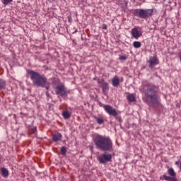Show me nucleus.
<instances>
[{"label": "nucleus", "instance_id": "nucleus-1", "mask_svg": "<svg viewBox=\"0 0 181 181\" xmlns=\"http://www.w3.org/2000/svg\"><path fill=\"white\" fill-rule=\"evenodd\" d=\"M144 93L143 100L146 104L153 108H156L160 105V98L158 95L159 93V86L149 83L148 81H144L140 88Z\"/></svg>", "mask_w": 181, "mask_h": 181}, {"label": "nucleus", "instance_id": "nucleus-2", "mask_svg": "<svg viewBox=\"0 0 181 181\" xmlns=\"http://www.w3.org/2000/svg\"><path fill=\"white\" fill-rule=\"evenodd\" d=\"M93 142L98 149L101 151H110L112 149V141L110 137H106L101 135H97L93 139Z\"/></svg>", "mask_w": 181, "mask_h": 181}, {"label": "nucleus", "instance_id": "nucleus-3", "mask_svg": "<svg viewBox=\"0 0 181 181\" xmlns=\"http://www.w3.org/2000/svg\"><path fill=\"white\" fill-rule=\"evenodd\" d=\"M28 74L30 75L33 83L36 87H46L47 84V78L44 75L40 74L33 70H28Z\"/></svg>", "mask_w": 181, "mask_h": 181}, {"label": "nucleus", "instance_id": "nucleus-4", "mask_svg": "<svg viewBox=\"0 0 181 181\" xmlns=\"http://www.w3.org/2000/svg\"><path fill=\"white\" fill-rule=\"evenodd\" d=\"M134 16H138L141 19L151 18L153 15V8L151 9H135L133 11Z\"/></svg>", "mask_w": 181, "mask_h": 181}, {"label": "nucleus", "instance_id": "nucleus-5", "mask_svg": "<svg viewBox=\"0 0 181 181\" xmlns=\"http://www.w3.org/2000/svg\"><path fill=\"white\" fill-rule=\"evenodd\" d=\"M168 173L169 176L163 175V176L160 177V180L167 181H177V178L176 177V172H175L173 168H169Z\"/></svg>", "mask_w": 181, "mask_h": 181}, {"label": "nucleus", "instance_id": "nucleus-6", "mask_svg": "<svg viewBox=\"0 0 181 181\" xmlns=\"http://www.w3.org/2000/svg\"><path fill=\"white\" fill-rule=\"evenodd\" d=\"M112 160V155L108 152H105L103 154L99 155L98 156V160L100 163L105 164L108 162H111Z\"/></svg>", "mask_w": 181, "mask_h": 181}, {"label": "nucleus", "instance_id": "nucleus-7", "mask_svg": "<svg viewBox=\"0 0 181 181\" xmlns=\"http://www.w3.org/2000/svg\"><path fill=\"white\" fill-rule=\"evenodd\" d=\"M54 90L57 95H59L61 97H67V94H69L64 85L57 86Z\"/></svg>", "mask_w": 181, "mask_h": 181}, {"label": "nucleus", "instance_id": "nucleus-8", "mask_svg": "<svg viewBox=\"0 0 181 181\" xmlns=\"http://www.w3.org/2000/svg\"><path fill=\"white\" fill-rule=\"evenodd\" d=\"M103 108L108 115H112V117H115V118H117L118 112H117V110L112 107V106L110 105H105L103 106Z\"/></svg>", "mask_w": 181, "mask_h": 181}, {"label": "nucleus", "instance_id": "nucleus-9", "mask_svg": "<svg viewBox=\"0 0 181 181\" xmlns=\"http://www.w3.org/2000/svg\"><path fill=\"white\" fill-rule=\"evenodd\" d=\"M132 36L134 37V39H139L141 36H142V31H141V28L136 26L134 27L131 32Z\"/></svg>", "mask_w": 181, "mask_h": 181}, {"label": "nucleus", "instance_id": "nucleus-10", "mask_svg": "<svg viewBox=\"0 0 181 181\" xmlns=\"http://www.w3.org/2000/svg\"><path fill=\"white\" fill-rule=\"evenodd\" d=\"M149 67L152 68L154 67V66H156L159 63V59L156 56H153L149 58V60L148 62Z\"/></svg>", "mask_w": 181, "mask_h": 181}, {"label": "nucleus", "instance_id": "nucleus-11", "mask_svg": "<svg viewBox=\"0 0 181 181\" xmlns=\"http://www.w3.org/2000/svg\"><path fill=\"white\" fill-rule=\"evenodd\" d=\"M102 88L103 94H105V95H107V94H108V91H110V86H108V83L103 82L102 83Z\"/></svg>", "mask_w": 181, "mask_h": 181}, {"label": "nucleus", "instance_id": "nucleus-12", "mask_svg": "<svg viewBox=\"0 0 181 181\" xmlns=\"http://www.w3.org/2000/svg\"><path fill=\"white\" fill-rule=\"evenodd\" d=\"M112 84L113 87H118V86H119V78H118L117 76H115L113 78H112Z\"/></svg>", "mask_w": 181, "mask_h": 181}, {"label": "nucleus", "instance_id": "nucleus-13", "mask_svg": "<svg viewBox=\"0 0 181 181\" xmlns=\"http://www.w3.org/2000/svg\"><path fill=\"white\" fill-rule=\"evenodd\" d=\"M1 170V175L3 177H8V176H9V171L8 170V169L5 168H1L0 169Z\"/></svg>", "mask_w": 181, "mask_h": 181}, {"label": "nucleus", "instance_id": "nucleus-14", "mask_svg": "<svg viewBox=\"0 0 181 181\" xmlns=\"http://www.w3.org/2000/svg\"><path fill=\"white\" fill-rule=\"evenodd\" d=\"M62 138H63V136L62 134L58 133L57 134H54L52 136V141L54 142H58V141H62Z\"/></svg>", "mask_w": 181, "mask_h": 181}, {"label": "nucleus", "instance_id": "nucleus-15", "mask_svg": "<svg viewBox=\"0 0 181 181\" xmlns=\"http://www.w3.org/2000/svg\"><path fill=\"white\" fill-rule=\"evenodd\" d=\"M127 100L129 103H135V101H136V99L135 98V95H134V93H128Z\"/></svg>", "mask_w": 181, "mask_h": 181}, {"label": "nucleus", "instance_id": "nucleus-16", "mask_svg": "<svg viewBox=\"0 0 181 181\" xmlns=\"http://www.w3.org/2000/svg\"><path fill=\"white\" fill-rule=\"evenodd\" d=\"M6 87V81L0 78V90H5Z\"/></svg>", "mask_w": 181, "mask_h": 181}, {"label": "nucleus", "instance_id": "nucleus-17", "mask_svg": "<svg viewBox=\"0 0 181 181\" xmlns=\"http://www.w3.org/2000/svg\"><path fill=\"white\" fill-rule=\"evenodd\" d=\"M62 116L64 117V119H69V118L71 117V115L70 112H69V111L65 110L62 112Z\"/></svg>", "mask_w": 181, "mask_h": 181}, {"label": "nucleus", "instance_id": "nucleus-18", "mask_svg": "<svg viewBox=\"0 0 181 181\" xmlns=\"http://www.w3.org/2000/svg\"><path fill=\"white\" fill-rule=\"evenodd\" d=\"M94 118H95L96 122L98 124H99L100 125H101V124H104V119L100 118V117H97L95 116H94Z\"/></svg>", "mask_w": 181, "mask_h": 181}, {"label": "nucleus", "instance_id": "nucleus-19", "mask_svg": "<svg viewBox=\"0 0 181 181\" xmlns=\"http://www.w3.org/2000/svg\"><path fill=\"white\" fill-rule=\"evenodd\" d=\"M133 46L134 47H135V49H139V47H141V42L139 41L134 42Z\"/></svg>", "mask_w": 181, "mask_h": 181}, {"label": "nucleus", "instance_id": "nucleus-20", "mask_svg": "<svg viewBox=\"0 0 181 181\" xmlns=\"http://www.w3.org/2000/svg\"><path fill=\"white\" fill-rule=\"evenodd\" d=\"M66 153H67V148H66L64 146H62L61 148V154L66 155Z\"/></svg>", "mask_w": 181, "mask_h": 181}, {"label": "nucleus", "instance_id": "nucleus-21", "mask_svg": "<svg viewBox=\"0 0 181 181\" xmlns=\"http://www.w3.org/2000/svg\"><path fill=\"white\" fill-rule=\"evenodd\" d=\"M11 2H13V0H4L3 4L4 5H9Z\"/></svg>", "mask_w": 181, "mask_h": 181}, {"label": "nucleus", "instance_id": "nucleus-22", "mask_svg": "<svg viewBox=\"0 0 181 181\" xmlns=\"http://www.w3.org/2000/svg\"><path fill=\"white\" fill-rule=\"evenodd\" d=\"M119 59L120 60H127V57H125V56H120V57H119Z\"/></svg>", "mask_w": 181, "mask_h": 181}, {"label": "nucleus", "instance_id": "nucleus-23", "mask_svg": "<svg viewBox=\"0 0 181 181\" xmlns=\"http://www.w3.org/2000/svg\"><path fill=\"white\" fill-rule=\"evenodd\" d=\"M102 29H103V30L107 29V25L106 24H103V27H102Z\"/></svg>", "mask_w": 181, "mask_h": 181}, {"label": "nucleus", "instance_id": "nucleus-24", "mask_svg": "<svg viewBox=\"0 0 181 181\" xmlns=\"http://www.w3.org/2000/svg\"><path fill=\"white\" fill-rule=\"evenodd\" d=\"M36 131H37V129L36 127H34L33 129V134H35V132H36Z\"/></svg>", "mask_w": 181, "mask_h": 181}, {"label": "nucleus", "instance_id": "nucleus-25", "mask_svg": "<svg viewBox=\"0 0 181 181\" xmlns=\"http://www.w3.org/2000/svg\"><path fill=\"white\" fill-rule=\"evenodd\" d=\"M175 165H179V162L176 161Z\"/></svg>", "mask_w": 181, "mask_h": 181}, {"label": "nucleus", "instance_id": "nucleus-26", "mask_svg": "<svg viewBox=\"0 0 181 181\" xmlns=\"http://www.w3.org/2000/svg\"><path fill=\"white\" fill-rule=\"evenodd\" d=\"M98 84H101V81H98Z\"/></svg>", "mask_w": 181, "mask_h": 181}, {"label": "nucleus", "instance_id": "nucleus-27", "mask_svg": "<svg viewBox=\"0 0 181 181\" xmlns=\"http://www.w3.org/2000/svg\"><path fill=\"white\" fill-rule=\"evenodd\" d=\"M47 90H49V87H46Z\"/></svg>", "mask_w": 181, "mask_h": 181}, {"label": "nucleus", "instance_id": "nucleus-28", "mask_svg": "<svg viewBox=\"0 0 181 181\" xmlns=\"http://www.w3.org/2000/svg\"><path fill=\"white\" fill-rule=\"evenodd\" d=\"M155 1H159V0H155Z\"/></svg>", "mask_w": 181, "mask_h": 181}]
</instances>
